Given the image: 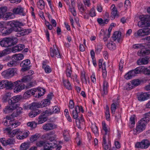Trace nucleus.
Returning a JSON list of instances; mask_svg holds the SVG:
<instances>
[{
  "mask_svg": "<svg viewBox=\"0 0 150 150\" xmlns=\"http://www.w3.org/2000/svg\"><path fill=\"white\" fill-rule=\"evenodd\" d=\"M149 62V59L146 57L140 58L137 61V64L139 65L147 64Z\"/></svg>",
  "mask_w": 150,
  "mask_h": 150,
  "instance_id": "cd10ccee",
  "label": "nucleus"
},
{
  "mask_svg": "<svg viewBox=\"0 0 150 150\" xmlns=\"http://www.w3.org/2000/svg\"><path fill=\"white\" fill-rule=\"evenodd\" d=\"M7 24L12 28V30L16 32H18L21 30V26L23 25L22 22L17 21H8Z\"/></svg>",
  "mask_w": 150,
  "mask_h": 150,
  "instance_id": "20e7f679",
  "label": "nucleus"
},
{
  "mask_svg": "<svg viewBox=\"0 0 150 150\" xmlns=\"http://www.w3.org/2000/svg\"><path fill=\"white\" fill-rule=\"evenodd\" d=\"M109 136H104L103 138L102 146L105 150H108L111 147L110 142L108 140Z\"/></svg>",
  "mask_w": 150,
  "mask_h": 150,
  "instance_id": "6e6552de",
  "label": "nucleus"
},
{
  "mask_svg": "<svg viewBox=\"0 0 150 150\" xmlns=\"http://www.w3.org/2000/svg\"><path fill=\"white\" fill-rule=\"evenodd\" d=\"M2 123L4 125L9 127V128L12 129L17 127L21 124L17 121H15L14 119L10 116H6V118L3 119Z\"/></svg>",
  "mask_w": 150,
  "mask_h": 150,
  "instance_id": "f257e3e1",
  "label": "nucleus"
},
{
  "mask_svg": "<svg viewBox=\"0 0 150 150\" xmlns=\"http://www.w3.org/2000/svg\"><path fill=\"white\" fill-rule=\"evenodd\" d=\"M37 6L41 10H42L44 8L45 4L43 0H40L37 2Z\"/></svg>",
  "mask_w": 150,
  "mask_h": 150,
  "instance_id": "5fc2aeb1",
  "label": "nucleus"
},
{
  "mask_svg": "<svg viewBox=\"0 0 150 150\" xmlns=\"http://www.w3.org/2000/svg\"><path fill=\"white\" fill-rule=\"evenodd\" d=\"M25 47V46L24 45L19 44L13 47L12 49V51L13 52L20 51L22 50Z\"/></svg>",
  "mask_w": 150,
  "mask_h": 150,
  "instance_id": "bb28decb",
  "label": "nucleus"
},
{
  "mask_svg": "<svg viewBox=\"0 0 150 150\" xmlns=\"http://www.w3.org/2000/svg\"><path fill=\"white\" fill-rule=\"evenodd\" d=\"M109 21V19H106L104 20L101 18H98L97 19V21L100 25L107 24Z\"/></svg>",
  "mask_w": 150,
  "mask_h": 150,
  "instance_id": "09e8293b",
  "label": "nucleus"
},
{
  "mask_svg": "<svg viewBox=\"0 0 150 150\" xmlns=\"http://www.w3.org/2000/svg\"><path fill=\"white\" fill-rule=\"evenodd\" d=\"M54 131H51L45 134L44 135V137L45 139L49 140L51 142H52L57 137V135L55 134Z\"/></svg>",
  "mask_w": 150,
  "mask_h": 150,
  "instance_id": "ddd939ff",
  "label": "nucleus"
},
{
  "mask_svg": "<svg viewBox=\"0 0 150 150\" xmlns=\"http://www.w3.org/2000/svg\"><path fill=\"white\" fill-rule=\"evenodd\" d=\"M81 78L82 82L84 84H86L88 80V77L86 76L84 72L81 73Z\"/></svg>",
  "mask_w": 150,
  "mask_h": 150,
  "instance_id": "a18cd8bd",
  "label": "nucleus"
},
{
  "mask_svg": "<svg viewBox=\"0 0 150 150\" xmlns=\"http://www.w3.org/2000/svg\"><path fill=\"white\" fill-rule=\"evenodd\" d=\"M146 123V122H144V121L142 120L141 119L138 122L136 128L133 129V131L134 134H136L137 133H139L144 130L145 129Z\"/></svg>",
  "mask_w": 150,
  "mask_h": 150,
  "instance_id": "39448f33",
  "label": "nucleus"
},
{
  "mask_svg": "<svg viewBox=\"0 0 150 150\" xmlns=\"http://www.w3.org/2000/svg\"><path fill=\"white\" fill-rule=\"evenodd\" d=\"M18 108V109H17L11 115H10L13 118L17 117L22 113L23 110L22 108L21 107H19Z\"/></svg>",
  "mask_w": 150,
  "mask_h": 150,
  "instance_id": "c9c22d12",
  "label": "nucleus"
},
{
  "mask_svg": "<svg viewBox=\"0 0 150 150\" xmlns=\"http://www.w3.org/2000/svg\"><path fill=\"white\" fill-rule=\"evenodd\" d=\"M150 112L145 113L144 115V117L141 119L142 120L144 121V122L147 123L150 120Z\"/></svg>",
  "mask_w": 150,
  "mask_h": 150,
  "instance_id": "de8ad7c7",
  "label": "nucleus"
},
{
  "mask_svg": "<svg viewBox=\"0 0 150 150\" xmlns=\"http://www.w3.org/2000/svg\"><path fill=\"white\" fill-rule=\"evenodd\" d=\"M113 103L112 104L111 107V110L112 113L114 114L117 105V99L112 100Z\"/></svg>",
  "mask_w": 150,
  "mask_h": 150,
  "instance_id": "e433bc0d",
  "label": "nucleus"
},
{
  "mask_svg": "<svg viewBox=\"0 0 150 150\" xmlns=\"http://www.w3.org/2000/svg\"><path fill=\"white\" fill-rule=\"evenodd\" d=\"M6 8L5 7L0 8V19L2 18L3 14L6 12Z\"/></svg>",
  "mask_w": 150,
  "mask_h": 150,
  "instance_id": "774afa93",
  "label": "nucleus"
},
{
  "mask_svg": "<svg viewBox=\"0 0 150 150\" xmlns=\"http://www.w3.org/2000/svg\"><path fill=\"white\" fill-rule=\"evenodd\" d=\"M121 33L118 31L115 32L112 36L113 40L115 41L117 40L118 42H119L121 38Z\"/></svg>",
  "mask_w": 150,
  "mask_h": 150,
  "instance_id": "f704fd0d",
  "label": "nucleus"
},
{
  "mask_svg": "<svg viewBox=\"0 0 150 150\" xmlns=\"http://www.w3.org/2000/svg\"><path fill=\"white\" fill-rule=\"evenodd\" d=\"M17 71L16 68L10 69L3 71L1 75L5 78L8 79L14 76L17 73Z\"/></svg>",
  "mask_w": 150,
  "mask_h": 150,
  "instance_id": "423d86ee",
  "label": "nucleus"
},
{
  "mask_svg": "<svg viewBox=\"0 0 150 150\" xmlns=\"http://www.w3.org/2000/svg\"><path fill=\"white\" fill-rule=\"evenodd\" d=\"M12 32V29L10 28H4L1 30L2 35L5 36L11 33Z\"/></svg>",
  "mask_w": 150,
  "mask_h": 150,
  "instance_id": "2f4dec72",
  "label": "nucleus"
},
{
  "mask_svg": "<svg viewBox=\"0 0 150 150\" xmlns=\"http://www.w3.org/2000/svg\"><path fill=\"white\" fill-rule=\"evenodd\" d=\"M6 38L9 47L14 45L17 42V39L16 38L11 37Z\"/></svg>",
  "mask_w": 150,
  "mask_h": 150,
  "instance_id": "412c9836",
  "label": "nucleus"
},
{
  "mask_svg": "<svg viewBox=\"0 0 150 150\" xmlns=\"http://www.w3.org/2000/svg\"><path fill=\"white\" fill-rule=\"evenodd\" d=\"M102 48V44L100 43H98L96 47V52L98 53L99 52L101 51Z\"/></svg>",
  "mask_w": 150,
  "mask_h": 150,
  "instance_id": "69168bd1",
  "label": "nucleus"
},
{
  "mask_svg": "<svg viewBox=\"0 0 150 150\" xmlns=\"http://www.w3.org/2000/svg\"><path fill=\"white\" fill-rule=\"evenodd\" d=\"M57 127V126L54 123H47L44 125L42 126L43 129L46 131H50Z\"/></svg>",
  "mask_w": 150,
  "mask_h": 150,
  "instance_id": "f3484780",
  "label": "nucleus"
},
{
  "mask_svg": "<svg viewBox=\"0 0 150 150\" xmlns=\"http://www.w3.org/2000/svg\"><path fill=\"white\" fill-rule=\"evenodd\" d=\"M15 82H16V83H15V87L14 89V92L17 93L20 92L25 88L24 84L21 83L20 80H18Z\"/></svg>",
  "mask_w": 150,
  "mask_h": 150,
  "instance_id": "f8f14e48",
  "label": "nucleus"
},
{
  "mask_svg": "<svg viewBox=\"0 0 150 150\" xmlns=\"http://www.w3.org/2000/svg\"><path fill=\"white\" fill-rule=\"evenodd\" d=\"M54 48L51 47L50 49V55L52 57H56L60 58V55L58 49L56 47V48L53 45Z\"/></svg>",
  "mask_w": 150,
  "mask_h": 150,
  "instance_id": "a211bd4d",
  "label": "nucleus"
},
{
  "mask_svg": "<svg viewBox=\"0 0 150 150\" xmlns=\"http://www.w3.org/2000/svg\"><path fill=\"white\" fill-rule=\"evenodd\" d=\"M35 94V91L31 89H29L26 91L23 95V97L25 98H27L32 95H34Z\"/></svg>",
  "mask_w": 150,
  "mask_h": 150,
  "instance_id": "473e14b6",
  "label": "nucleus"
},
{
  "mask_svg": "<svg viewBox=\"0 0 150 150\" xmlns=\"http://www.w3.org/2000/svg\"><path fill=\"white\" fill-rule=\"evenodd\" d=\"M30 61L29 59H27L23 61L20 64V66L21 67H28V65L30 64Z\"/></svg>",
  "mask_w": 150,
  "mask_h": 150,
  "instance_id": "8fccbe9b",
  "label": "nucleus"
},
{
  "mask_svg": "<svg viewBox=\"0 0 150 150\" xmlns=\"http://www.w3.org/2000/svg\"><path fill=\"white\" fill-rule=\"evenodd\" d=\"M84 120L83 117H81L79 119H76V122L77 127L78 128H80L83 125Z\"/></svg>",
  "mask_w": 150,
  "mask_h": 150,
  "instance_id": "4c0bfd02",
  "label": "nucleus"
},
{
  "mask_svg": "<svg viewBox=\"0 0 150 150\" xmlns=\"http://www.w3.org/2000/svg\"><path fill=\"white\" fill-rule=\"evenodd\" d=\"M147 16L142 15L139 16L140 21H139L138 23V25L141 28L145 27L147 24V22L148 19L147 18Z\"/></svg>",
  "mask_w": 150,
  "mask_h": 150,
  "instance_id": "9d476101",
  "label": "nucleus"
},
{
  "mask_svg": "<svg viewBox=\"0 0 150 150\" xmlns=\"http://www.w3.org/2000/svg\"><path fill=\"white\" fill-rule=\"evenodd\" d=\"M24 57L23 55L22 54H15L13 56V57L17 61L21 60Z\"/></svg>",
  "mask_w": 150,
  "mask_h": 150,
  "instance_id": "49530a36",
  "label": "nucleus"
},
{
  "mask_svg": "<svg viewBox=\"0 0 150 150\" xmlns=\"http://www.w3.org/2000/svg\"><path fill=\"white\" fill-rule=\"evenodd\" d=\"M81 111L82 113L84 112V110L82 106H76L75 110L72 111V115L74 119H76L78 117V113Z\"/></svg>",
  "mask_w": 150,
  "mask_h": 150,
  "instance_id": "2eb2a0df",
  "label": "nucleus"
},
{
  "mask_svg": "<svg viewBox=\"0 0 150 150\" xmlns=\"http://www.w3.org/2000/svg\"><path fill=\"white\" fill-rule=\"evenodd\" d=\"M102 128L103 129L105 133L104 136L108 135V127L106 126L105 122H102Z\"/></svg>",
  "mask_w": 150,
  "mask_h": 150,
  "instance_id": "13d9d810",
  "label": "nucleus"
},
{
  "mask_svg": "<svg viewBox=\"0 0 150 150\" xmlns=\"http://www.w3.org/2000/svg\"><path fill=\"white\" fill-rule=\"evenodd\" d=\"M103 75L104 78H105L107 75V71L105 68V62H104L103 64L102 67Z\"/></svg>",
  "mask_w": 150,
  "mask_h": 150,
  "instance_id": "680f3d73",
  "label": "nucleus"
},
{
  "mask_svg": "<svg viewBox=\"0 0 150 150\" xmlns=\"http://www.w3.org/2000/svg\"><path fill=\"white\" fill-rule=\"evenodd\" d=\"M33 78V77L31 75H27L23 76L21 79V81L23 82L26 83L31 81Z\"/></svg>",
  "mask_w": 150,
  "mask_h": 150,
  "instance_id": "ea45409f",
  "label": "nucleus"
},
{
  "mask_svg": "<svg viewBox=\"0 0 150 150\" xmlns=\"http://www.w3.org/2000/svg\"><path fill=\"white\" fill-rule=\"evenodd\" d=\"M71 69V67L70 64L68 65L66 70V74L67 77H70L71 76L72 71Z\"/></svg>",
  "mask_w": 150,
  "mask_h": 150,
  "instance_id": "052dcab7",
  "label": "nucleus"
},
{
  "mask_svg": "<svg viewBox=\"0 0 150 150\" xmlns=\"http://www.w3.org/2000/svg\"><path fill=\"white\" fill-rule=\"evenodd\" d=\"M40 136L38 134L36 133L34 135L31 136L30 138V140L31 142H33L36 140Z\"/></svg>",
  "mask_w": 150,
  "mask_h": 150,
  "instance_id": "bf43d9fd",
  "label": "nucleus"
},
{
  "mask_svg": "<svg viewBox=\"0 0 150 150\" xmlns=\"http://www.w3.org/2000/svg\"><path fill=\"white\" fill-rule=\"evenodd\" d=\"M45 113L43 112L38 117V124H42L47 120V117L45 116Z\"/></svg>",
  "mask_w": 150,
  "mask_h": 150,
  "instance_id": "c756f323",
  "label": "nucleus"
},
{
  "mask_svg": "<svg viewBox=\"0 0 150 150\" xmlns=\"http://www.w3.org/2000/svg\"><path fill=\"white\" fill-rule=\"evenodd\" d=\"M103 88L101 89V92L102 95L103 96L106 95L108 93V82L105 80L104 81Z\"/></svg>",
  "mask_w": 150,
  "mask_h": 150,
  "instance_id": "393cba45",
  "label": "nucleus"
},
{
  "mask_svg": "<svg viewBox=\"0 0 150 150\" xmlns=\"http://www.w3.org/2000/svg\"><path fill=\"white\" fill-rule=\"evenodd\" d=\"M14 17L13 13L11 12H7L3 14L2 19L4 20H7L11 18H13Z\"/></svg>",
  "mask_w": 150,
  "mask_h": 150,
  "instance_id": "c85d7f7f",
  "label": "nucleus"
},
{
  "mask_svg": "<svg viewBox=\"0 0 150 150\" xmlns=\"http://www.w3.org/2000/svg\"><path fill=\"white\" fill-rule=\"evenodd\" d=\"M138 70L137 69V68L134 70H131L127 73L125 76V78L128 80L132 78V77L135 76L137 74H138Z\"/></svg>",
  "mask_w": 150,
  "mask_h": 150,
  "instance_id": "4468645a",
  "label": "nucleus"
},
{
  "mask_svg": "<svg viewBox=\"0 0 150 150\" xmlns=\"http://www.w3.org/2000/svg\"><path fill=\"white\" fill-rule=\"evenodd\" d=\"M107 47L110 50H114L116 48L115 44L113 43H109L107 45Z\"/></svg>",
  "mask_w": 150,
  "mask_h": 150,
  "instance_id": "0e129e2a",
  "label": "nucleus"
},
{
  "mask_svg": "<svg viewBox=\"0 0 150 150\" xmlns=\"http://www.w3.org/2000/svg\"><path fill=\"white\" fill-rule=\"evenodd\" d=\"M75 6H69V9L70 11L74 16H75L76 15V11L75 9Z\"/></svg>",
  "mask_w": 150,
  "mask_h": 150,
  "instance_id": "338daca9",
  "label": "nucleus"
},
{
  "mask_svg": "<svg viewBox=\"0 0 150 150\" xmlns=\"http://www.w3.org/2000/svg\"><path fill=\"white\" fill-rule=\"evenodd\" d=\"M15 143V141L14 139L13 138H9L6 140L5 146L8 145H14Z\"/></svg>",
  "mask_w": 150,
  "mask_h": 150,
  "instance_id": "603ef678",
  "label": "nucleus"
},
{
  "mask_svg": "<svg viewBox=\"0 0 150 150\" xmlns=\"http://www.w3.org/2000/svg\"><path fill=\"white\" fill-rule=\"evenodd\" d=\"M135 117L134 115L131 116L130 118L129 126L130 128L133 127L135 124Z\"/></svg>",
  "mask_w": 150,
  "mask_h": 150,
  "instance_id": "79ce46f5",
  "label": "nucleus"
},
{
  "mask_svg": "<svg viewBox=\"0 0 150 150\" xmlns=\"http://www.w3.org/2000/svg\"><path fill=\"white\" fill-rule=\"evenodd\" d=\"M38 124V123H36L35 121L28 122L27 123L28 126L30 127L32 129L35 128Z\"/></svg>",
  "mask_w": 150,
  "mask_h": 150,
  "instance_id": "864d4df0",
  "label": "nucleus"
},
{
  "mask_svg": "<svg viewBox=\"0 0 150 150\" xmlns=\"http://www.w3.org/2000/svg\"><path fill=\"white\" fill-rule=\"evenodd\" d=\"M9 105L6 106L5 108L3 110V112L5 114L8 113L10 112H11L13 110L17 108L16 107L15 105H11V104H9Z\"/></svg>",
  "mask_w": 150,
  "mask_h": 150,
  "instance_id": "4be33fe9",
  "label": "nucleus"
},
{
  "mask_svg": "<svg viewBox=\"0 0 150 150\" xmlns=\"http://www.w3.org/2000/svg\"><path fill=\"white\" fill-rule=\"evenodd\" d=\"M63 82L64 86L66 88L69 90L71 89H72L71 85L69 80L67 79H63Z\"/></svg>",
  "mask_w": 150,
  "mask_h": 150,
  "instance_id": "a19ab883",
  "label": "nucleus"
},
{
  "mask_svg": "<svg viewBox=\"0 0 150 150\" xmlns=\"http://www.w3.org/2000/svg\"><path fill=\"white\" fill-rule=\"evenodd\" d=\"M20 100V98L19 96H14L11 98V99L8 100V103L9 104H11V105H15L16 107L17 108L18 107V105L17 104H16V103L18 102Z\"/></svg>",
  "mask_w": 150,
  "mask_h": 150,
  "instance_id": "6ab92c4d",
  "label": "nucleus"
},
{
  "mask_svg": "<svg viewBox=\"0 0 150 150\" xmlns=\"http://www.w3.org/2000/svg\"><path fill=\"white\" fill-rule=\"evenodd\" d=\"M111 8H112L111 10L110 18L112 20H113L115 18L116 16H118V14L117 13V8L115 7L114 4H112Z\"/></svg>",
  "mask_w": 150,
  "mask_h": 150,
  "instance_id": "b1692460",
  "label": "nucleus"
},
{
  "mask_svg": "<svg viewBox=\"0 0 150 150\" xmlns=\"http://www.w3.org/2000/svg\"><path fill=\"white\" fill-rule=\"evenodd\" d=\"M11 52V50L10 49H6L0 52V57L6 55Z\"/></svg>",
  "mask_w": 150,
  "mask_h": 150,
  "instance_id": "c03bdc74",
  "label": "nucleus"
},
{
  "mask_svg": "<svg viewBox=\"0 0 150 150\" xmlns=\"http://www.w3.org/2000/svg\"><path fill=\"white\" fill-rule=\"evenodd\" d=\"M134 36L137 37L138 36H145L142 28L139 30L137 33H134Z\"/></svg>",
  "mask_w": 150,
  "mask_h": 150,
  "instance_id": "6e6d98bb",
  "label": "nucleus"
},
{
  "mask_svg": "<svg viewBox=\"0 0 150 150\" xmlns=\"http://www.w3.org/2000/svg\"><path fill=\"white\" fill-rule=\"evenodd\" d=\"M55 147V144L52 142H46L44 145V150H51Z\"/></svg>",
  "mask_w": 150,
  "mask_h": 150,
  "instance_id": "5701e85b",
  "label": "nucleus"
},
{
  "mask_svg": "<svg viewBox=\"0 0 150 150\" xmlns=\"http://www.w3.org/2000/svg\"><path fill=\"white\" fill-rule=\"evenodd\" d=\"M40 105L37 103H33L30 105V108L33 110L28 114L29 116L31 118L34 117L40 114L41 111L40 110L36 109V108H39Z\"/></svg>",
  "mask_w": 150,
  "mask_h": 150,
  "instance_id": "f03ea898",
  "label": "nucleus"
},
{
  "mask_svg": "<svg viewBox=\"0 0 150 150\" xmlns=\"http://www.w3.org/2000/svg\"><path fill=\"white\" fill-rule=\"evenodd\" d=\"M150 146V141L147 139L143 140L140 142H137L135 146L137 148H139L143 149L148 148Z\"/></svg>",
  "mask_w": 150,
  "mask_h": 150,
  "instance_id": "0eeeda50",
  "label": "nucleus"
},
{
  "mask_svg": "<svg viewBox=\"0 0 150 150\" xmlns=\"http://www.w3.org/2000/svg\"><path fill=\"white\" fill-rule=\"evenodd\" d=\"M147 93H142L138 95V99L139 101H144L148 99Z\"/></svg>",
  "mask_w": 150,
  "mask_h": 150,
  "instance_id": "72a5a7b5",
  "label": "nucleus"
},
{
  "mask_svg": "<svg viewBox=\"0 0 150 150\" xmlns=\"http://www.w3.org/2000/svg\"><path fill=\"white\" fill-rule=\"evenodd\" d=\"M137 69L138 70V74L141 72H142L143 73L147 75H150V69L148 68H146L144 67H137Z\"/></svg>",
  "mask_w": 150,
  "mask_h": 150,
  "instance_id": "aec40b11",
  "label": "nucleus"
},
{
  "mask_svg": "<svg viewBox=\"0 0 150 150\" xmlns=\"http://www.w3.org/2000/svg\"><path fill=\"white\" fill-rule=\"evenodd\" d=\"M12 12L14 14H19L23 16L26 15L24 8L21 6H18L13 9Z\"/></svg>",
  "mask_w": 150,
  "mask_h": 150,
  "instance_id": "9b49d317",
  "label": "nucleus"
},
{
  "mask_svg": "<svg viewBox=\"0 0 150 150\" xmlns=\"http://www.w3.org/2000/svg\"><path fill=\"white\" fill-rule=\"evenodd\" d=\"M35 93H36V94H38V97L39 98L41 96H43L44 94V92L45 91L42 89V91H43L42 92H41V90L40 89H35Z\"/></svg>",
  "mask_w": 150,
  "mask_h": 150,
  "instance_id": "e2e57ef3",
  "label": "nucleus"
},
{
  "mask_svg": "<svg viewBox=\"0 0 150 150\" xmlns=\"http://www.w3.org/2000/svg\"><path fill=\"white\" fill-rule=\"evenodd\" d=\"M6 41V38H4L0 41V45L2 47H9V45H8L7 42Z\"/></svg>",
  "mask_w": 150,
  "mask_h": 150,
  "instance_id": "4d7b16f0",
  "label": "nucleus"
},
{
  "mask_svg": "<svg viewBox=\"0 0 150 150\" xmlns=\"http://www.w3.org/2000/svg\"><path fill=\"white\" fill-rule=\"evenodd\" d=\"M29 132L28 131H26L23 133L21 132V133L18 135L16 137L18 139H23L27 137L29 135Z\"/></svg>",
  "mask_w": 150,
  "mask_h": 150,
  "instance_id": "7c9ffc66",
  "label": "nucleus"
},
{
  "mask_svg": "<svg viewBox=\"0 0 150 150\" xmlns=\"http://www.w3.org/2000/svg\"><path fill=\"white\" fill-rule=\"evenodd\" d=\"M133 47L134 49H140L141 50L139 51L137 54L139 56H144L150 54V50H147L145 48L144 46L142 44H137L134 45Z\"/></svg>",
  "mask_w": 150,
  "mask_h": 150,
  "instance_id": "7ed1b4c3",
  "label": "nucleus"
},
{
  "mask_svg": "<svg viewBox=\"0 0 150 150\" xmlns=\"http://www.w3.org/2000/svg\"><path fill=\"white\" fill-rule=\"evenodd\" d=\"M11 128H6L5 129V130L7 132L8 136L10 137H14L16 134L18 135V134L21 133V132L19 129H15L12 131H11Z\"/></svg>",
  "mask_w": 150,
  "mask_h": 150,
  "instance_id": "1a4fd4ad",
  "label": "nucleus"
},
{
  "mask_svg": "<svg viewBox=\"0 0 150 150\" xmlns=\"http://www.w3.org/2000/svg\"><path fill=\"white\" fill-rule=\"evenodd\" d=\"M42 67L44 69L45 72L46 73H50L52 71V69L50 67L46 64V62H43L42 63Z\"/></svg>",
  "mask_w": 150,
  "mask_h": 150,
  "instance_id": "58836bf2",
  "label": "nucleus"
},
{
  "mask_svg": "<svg viewBox=\"0 0 150 150\" xmlns=\"http://www.w3.org/2000/svg\"><path fill=\"white\" fill-rule=\"evenodd\" d=\"M30 144L28 142H24L20 146V150H26L30 146Z\"/></svg>",
  "mask_w": 150,
  "mask_h": 150,
  "instance_id": "37998d69",
  "label": "nucleus"
},
{
  "mask_svg": "<svg viewBox=\"0 0 150 150\" xmlns=\"http://www.w3.org/2000/svg\"><path fill=\"white\" fill-rule=\"evenodd\" d=\"M31 30L30 29H23L21 28V30L19 31L18 32V37H20L21 36H23L27 35L31 33Z\"/></svg>",
  "mask_w": 150,
  "mask_h": 150,
  "instance_id": "a878e982",
  "label": "nucleus"
},
{
  "mask_svg": "<svg viewBox=\"0 0 150 150\" xmlns=\"http://www.w3.org/2000/svg\"><path fill=\"white\" fill-rule=\"evenodd\" d=\"M91 128L94 134L96 135H98V132L97 127L95 124H92Z\"/></svg>",
  "mask_w": 150,
  "mask_h": 150,
  "instance_id": "3c124183",
  "label": "nucleus"
},
{
  "mask_svg": "<svg viewBox=\"0 0 150 150\" xmlns=\"http://www.w3.org/2000/svg\"><path fill=\"white\" fill-rule=\"evenodd\" d=\"M4 88L7 90H11L15 87V83L16 82H12L7 80L4 81Z\"/></svg>",
  "mask_w": 150,
  "mask_h": 150,
  "instance_id": "dca6fc26",
  "label": "nucleus"
}]
</instances>
